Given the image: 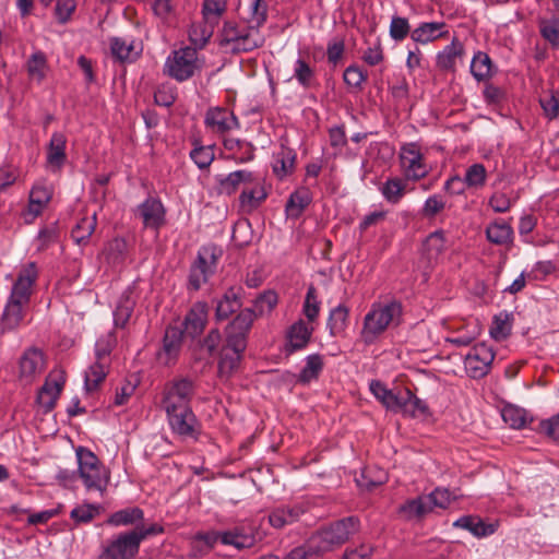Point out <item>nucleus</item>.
Returning <instances> with one entry per match:
<instances>
[{
  "label": "nucleus",
  "instance_id": "nucleus-35",
  "mask_svg": "<svg viewBox=\"0 0 559 559\" xmlns=\"http://www.w3.org/2000/svg\"><path fill=\"white\" fill-rule=\"evenodd\" d=\"M388 480V473L377 466H367L362 469L359 477L356 478L357 485L367 490H371L383 485Z\"/></svg>",
  "mask_w": 559,
  "mask_h": 559
},
{
  "label": "nucleus",
  "instance_id": "nucleus-50",
  "mask_svg": "<svg viewBox=\"0 0 559 559\" xmlns=\"http://www.w3.org/2000/svg\"><path fill=\"white\" fill-rule=\"evenodd\" d=\"M267 17V4L264 0H252L249 7L248 16L245 17L248 25L255 31L265 23Z\"/></svg>",
  "mask_w": 559,
  "mask_h": 559
},
{
  "label": "nucleus",
  "instance_id": "nucleus-28",
  "mask_svg": "<svg viewBox=\"0 0 559 559\" xmlns=\"http://www.w3.org/2000/svg\"><path fill=\"white\" fill-rule=\"evenodd\" d=\"M445 23L443 22H429L421 23L412 32V39L416 43L427 44L447 35Z\"/></svg>",
  "mask_w": 559,
  "mask_h": 559
},
{
  "label": "nucleus",
  "instance_id": "nucleus-22",
  "mask_svg": "<svg viewBox=\"0 0 559 559\" xmlns=\"http://www.w3.org/2000/svg\"><path fill=\"white\" fill-rule=\"evenodd\" d=\"M304 504L296 503L292 506H281L273 509L269 514V523L276 530H282L287 525H292L300 520L306 513Z\"/></svg>",
  "mask_w": 559,
  "mask_h": 559
},
{
  "label": "nucleus",
  "instance_id": "nucleus-49",
  "mask_svg": "<svg viewBox=\"0 0 559 559\" xmlns=\"http://www.w3.org/2000/svg\"><path fill=\"white\" fill-rule=\"evenodd\" d=\"M227 10V0H203L202 15L205 22L217 25Z\"/></svg>",
  "mask_w": 559,
  "mask_h": 559
},
{
  "label": "nucleus",
  "instance_id": "nucleus-1",
  "mask_svg": "<svg viewBox=\"0 0 559 559\" xmlns=\"http://www.w3.org/2000/svg\"><path fill=\"white\" fill-rule=\"evenodd\" d=\"M37 277L38 271L34 262L27 263L19 272L1 316L2 331H13L22 323L28 309Z\"/></svg>",
  "mask_w": 559,
  "mask_h": 559
},
{
  "label": "nucleus",
  "instance_id": "nucleus-24",
  "mask_svg": "<svg viewBox=\"0 0 559 559\" xmlns=\"http://www.w3.org/2000/svg\"><path fill=\"white\" fill-rule=\"evenodd\" d=\"M221 543L223 545L233 546L238 550L252 548L257 538L255 535L246 532L242 527H234L231 530L221 532Z\"/></svg>",
  "mask_w": 559,
  "mask_h": 559
},
{
  "label": "nucleus",
  "instance_id": "nucleus-30",
  "mask_svg": "<svg viewBox=\"0 0 559 559\" xmlns=\"http://www.w3.org/2000/svg\"><path fill=\"white\" fill-rule=\"evenodd\" d=\"M464 53L463 44L455 37L451 44L445 46L442 51L437 55V67L443 71H454L457 58Z\"/></svg>",
  "mask_w": 559,
  "mask_h": 559
},
{
  "label": "nucleus",
  "instance_id": "nucleus-4",
  "mask_svg": "<svg viewBox=\"0 0 559 559\" xmlns=\"http://www.w3.org/2000/svg\"><path fill=\"white\" fill-rule=\"evenodd\" d=\"M117 337L115 332L100 336L95 344V361L88 367L84 374V388L88 393L98 390L106 379L111 364V352L116 347Z\"/></svg>",
  "mask_w": 559,
  "mask_h": 559
},
{
  "label": "nucleus",
  "instance_id": "nucleus-34",
  "mask_svg": "<svg viewBox=\"0 0 559 559\" xmlns=\"http://www.w3.org/2000/svg\"><path fill=\"white\" fill-rule=\"evenodd\" d=\"M323 370V358L320 354H311L306 357V364L300 370L297 382L307 385L317 380Z\"/></svg>",
  "mask_w": 559,
  "mask_h": 559
},
{
  "label": "nucleus",
  "instance_id": "nucleus-53",
  "mask_svg": "<svg viewBox=\"0 0 559 559\" xmlns=\"http://www.w3.org/2000/svg\"><path fill=\"white\" fill-rule=\"evenodd\" d=\"M486 179L487 170L485 166L476 163L466 169L463 182L467 188L479 189L485 186Z\"/></svg>",
  "mask_w": 559,
  "mask_h": 559
},
{
  "label": "nucleus",
  "instance_id": "nucleus-39",
  "mask_svg": "<svg viewBox=\"0 0 559 559\" xmlns=\"http://www.w3.org/2000/svg\"><path fill=\"white\" fill-rule=\"evenodd\" d=\"M143 510L138 507H133L114 512L107 522L114 526H128L138 524L143 521Z\"/></svg>",
  "mask_w": 559,
  "mask_h": 559
},
{
  "label": "nucleus",
  "instance_id": "nucleus-41",
  "mask_svg": "<svg viewBox=\"0 0 559 559\" xmlns=\"http://www.w3.org/2000/svg\"><path fill=\"white\" fill-rule=\"evenodd\" d=\"M241 307V301L235 289H228L223 298L218 300L215 317L217 320H226L230 314Z\"/></svg>",
  "mask_w": 559,
  "mask_h": 559
},
{
  "label": "nucleus",
  "instance_id": "nucleus-57",
  "mask_svg": "<svg viewBox=\"0 0 559 559\" xmlns=\"http://www.w3.org/2000/svg\"><path fill=\"white\" fill-rule=\"evenodd\" d=\"M277 295L273 290H267L261 294L254 301V313L257 314V318L259 316H263L265 313H269L273 310V308L277 304Z\"/></svg>",
  "mask_w": 559,
  "mask_h": 559
},
{
  "label": "nucleus",
  "instance_id": "nucleus-55",
  "mask_svg": "<svg viewBox=\"0 0 559 559\" xmlns=\"http://www.w3.org/2000/svg\"><path fill=\"white\" fill-rule=\"evenodd\" d=\"M302 312L309 323L314 322L320 312V301L318 300L314 286H309L302 306Z\"/></svg>",
  "mask_w": 559,
  "mask_h": 559
},
{
  "label": "nucleus",
  "instance_id": "nucleus-23",
  "mask_svg": "<svg viewBox=\"0 0 559 559\" xmlns=\"http://www.w3.org/2000/svg\"><path fill=\"white\" fill-rule=\"evenodd\" d=\"M207 313L206 302H195L185 318L186 332L192 337L200 335L206 325Z\"/></svg>",
  "mask_w": 559,
  "mask_h": 559
},
{
  "label": "nucleus",
  "instance_id": "nucleus-48",
  "mask_svg": "<svg viewBox=\"0 0 559 559\" xmlns=\"http://www.w3.org/2000/svg\"><path fill=\"white\" fill-rule=\"evenodd\" d=\"M492 62L486 52L477 51L471 62V73L478 81H484L491 75Z\"/></svg>",
  "mask_w": 559,
  "mask_h": 559
},
{
  "label": "nucleus",
  "instance_id": "nucleus-9",
  "mask_svg": "<svg viewBox=\"0 0 559 559\" xmlns=\"http://www.w3.org/2000/svg\"><path fill=\"white\" fill-rule=\"evenodd\" d=\"M198 68V51L191 47L173 51L165 62V72L178 82L192 78Z\"/></svg>",
  "mask_w": 559,
  "mask_h": 559
},
{
  "label": "nucleus",
  "instance_id": "nucleus-36",
  "mask_svg": "<svg viewBox=\"0 0 559 559\" xmlns=\"http://www.w3.org/2000/svg\"><path fill=\"white\" fill-rule=\"evenodd\" d=\"M296 153L288 148L282 147L274 155L273 171L278 178H284L292 174L295 167Z\"/></svg>",
  "mask_w": 559,
  "mask_h": 559
},
{
  "label": "nucleus",
  "instance_id": "nucleus-3",
  "mask_svg": "<svg viewBox=\"0 0 559 559\" xmlns=\"http://www.w3.org/2000/svg\"><path fill=\"white\" fill-rule=\"evenodd\" d=\"M75 456L78 477L82 480L86 491H97L103 496L110 479L109 471L87 448L79 447L75 450Z\"/></svg>",
  "mask_w": 559,
  "mask_h": 559
},
{
  "label": "nucleus",
  "instance_id": "nucleus-12",
  "mask_svg": "<svg viewBox=\"0 0 559 559\" xmlns=\"http://www.w3.org/2000/svg\"><path fill=\"white\" fill-rule=\"evenodd\" d=\"M400 162L403 174L408 180L418 181L425 178L430 171L416 143H407L402 146Z\"/></svg>",
  "mask_w": 559,
  "mask_h": 559
},
{
  "label": "nucleus",
  "instance_id": "nucleus-25",
  "mask_svg": "<svg viewBox=\"0 0 559 559\" xmlns=\"http://www.w3.org/2000/svg\"><path fill=\"white\" fill-rule=\"evenodd\" d=\"M218 540H221V532H198L191 539L190 556L193 558L205 556L214 548Z\"/></svg>",
  "mask_w": 559,
  "mask_h": 559
},
{
  "label": "nucleus",
  "instance_id": "nucleus-20",
  "mask_svg": "<svg viewBox=\"0 0 559 559\" xmlns=\"http://www.w3.org/2000/svg\"><path fill=\"white\" fill-rule=\"evenodd\" d=\"M138 298L139 295L133 285L128 286L122 292L112 312L116 329H124L127 326L134 311Z\"/></svg>",
  "mask_w": 559,
  "mask_h": 559
},
{
  "label": "nucleus",
  "instance_id": "nucleus-18",
  "mask_svg": "<svg viewBox=\"0 0 559 559\" xmlns=\"http://www.w3.org/2000/svg\"><path fill=\"white\" fill-rule=\"evenodd\" d=\"M267 198L264 181L253 175V181H249L239 195V206L245 213L255 211Z\"/></svg>",
  "mask_w": 559,
  "mask_h": 559
},
{
  "label": "nucleus",
  "instance_id": "nucleus-45",
  "mask_svg": "<svg viewBox=\"0 0 559 559\" xmlns=\"http://www.w3.org/2000/svg\"><path fill=\"white\" fill-rule=\"evenodd\" d=\"M405 180L393 177L389 178L380 188L383 198L392 204L399 203L405 194Z\"/></svg>",
  "mask_w": 559,
  "mask_h": 559
},
{
  "label": "nucleus",
  "instance_id": "nucleus-27",
  "mask_svg": "<svg viewBox=\"0 0 559 559\" xmlns=\"http://www.w3.org/2000/svg\"><path fill=\"white\" fill-rule=\"evenodd\" d=\"M243 352L223 345L218 360V376L221 379H228L234 373L242 359Z\"/></svg>",
  "mask_w": 559,
  "mask_h": 559
},
{
  "label": "nucleus",
  "instance_id": "nucleus-59",
  "mask_svg": "<svg viewBox=\"0 0 559 559\" xmlns=\"http://www.w3.org/2000/svg\"><path fill=\"white\" fill-rule=\"evenodd\" d=\"M190 157L200 169L207 168L214 160V146H198L190 152Z\"/></svg>",
  "mask_w": 559,
  "mask_h": 559
},
{
  "label": "nucleus",
  "instance_id": "nucleus-8",
  "mask_svg": "<svg viewBox=\"0 0 559 559\" xmlns=\"http://www.w3.org/2000/svg\"><path fill=\"white\" fill-rule=\"evenodd\" d=\"M197 392V383L189 377H176L163 390L162 407L166 412L192 408L191 401Z\"/></svg>",
  "mask_w": 559,
  "mask_h": 559
},
{
  "label": "nucleus",
  "instance_id": "nucleus-60",
  "mask_svg": "<svg viewBox=\"0 0 559 559\" xmlns=\"http://www.w3.org/2000/svg\"><path fill=\"white\" fill-rule=\"evenodd\" d=\"M429 415V407L427 403L417 397L411 391V396L406 401V407L404 408V416L409 417H426Z\"/></svg>",
  "mask_w": 559,
  "mask_h": 559
},
{
  "label": "nucleus",
  "instance_id": "nucleus-10",
  "mask_svg": "<svg viewBox=\"0 0 559 559\" xmlns=\"http://www.w3.org/2000/svg\"><path fill=\"white\" fill-rule=\"evenodd\" d=\"M257 314L252 308L241 310L225 329V344L228 348L246 350L247 341Z\"/></svg>",
  "mask_w": 559,
  "mask_h": 559
},
{
  "label": "nucleus",
  "instance_id": "nucleus-32",
  "mask_svg": "<svg viewBox=\"0 0 559 559\" xmlns=\"http://www.w3.org/2000/svg\"><path fill=\"white\" fill-rule=\"evenodd\" d=\"M66 136L60 132H55L51 135L48 151H47V163L56 168H60L66 162Z\"/></svg>",
  "mask_w": 559,
  "mask_h": 559
},
{
  "label": "nucleus",
  "instance_id": "nucleus-7",
  "mask_svg": "<svg viewBox=\"0 0 559 559\" xmlns=\"http://www.w3.org/2000/svg\"><path fill=\"white\" fill-rule=\"evenodd\" d=\"M222 250L215 245L202 246L195 260L190 266L187 289L188 292H198L206 284L210 277L215 273Z\"/></svg>",
  "mask_w": 559,
  "mask_h": 559
},
{
  "label": "nucleus",
  "instance_id": "nucleus-15",
  "mask_svg": "<svg viewBox=\"0 0 559 559\" xmlns=\"http://www.w3.org/2000/svg\"><path fill=\"white\" fill-rule=\"evenodd\" d=\"M46 361L40 349L31 347L26 349L19 361V378L25 384H31L45 370Z\"/></svg>",
  "mask_w": 559,
  "mask_h": 559
},
{
  "label": "nucleus",
  "instance_id": "nucleus-47",
  "mask_svg": "<svg viewBox=\"0 0 559 559\" xmlns=\"http://www.w3.org/2000/svg\"><path fill=\"white\" fill-rule=\"evenodd\" d=\"M512 228L504 222H495L486 228L487 239L495 245H507L512 240Z\"/></svg>",
  "mask_w": 559,
  "mask_h": 559
},
{
  "label": "nucleus",
  "instance_id": "nucleus-58",
  "mask_svg": "<svg viewBox=\"0 0 559 559\" xmlns=\"http://www.w3.org/2000/svg\"><path fill=\"white\" fill-rule=\"evenodd\" d=\"M411 396L409 389L393 390L392 394L384 406L388 411L393 413H401L404 415V408L406 407V401Z\"/></svg>",
  "mask_w": 559,
  "mask_h": 559
},
{
  "label": "nucleus",
  "instance_id": "nucleus-43",
  "mask_svg": "<svg viewBox=\"0 0 559 559\" xmlns=\"http://www.w3.org/2000/svg\"><path fill=\"white\" fill-rule=\"evenodd\" d=\"M445 250V237L442 230L431 233L424 242V252L427 259L437 261Z\"/></svg>",
  "mask_w": 559,
  "mask_h": 559
},
{
  "label": "nucleus",
  "instance_id": "nucleus-5",
  "mask_svg": "<svg viewBox=\"0 0 559 559\" xmlns=\"http://www.w3.org/2000/svg\"><path fill=\"white\" fill-rule=\"evenodd\" d=\"M360 521L357 516H347L333 522L314 533L311 538L322 554L331 551L345 544L350 536L358 533Z\"/></svg>",
  "mask_w": 559,
  "mask_h": 559
},
{
  "label": "nucleus",
  "instance_id": "nucleus-14",
  "mask_svg": "<svg viewBox=\"0 0 559 559\" xmlns=\"http://www.w3.org/2000/svg\"><path fill=\"white\" fill-rule=\"evenodd\" d=\"M166 416L173 433L182 439H198L201 432V425L192 408L166 412Z\"/></svg>",
  "mask_w": 559,
  "mask_h": 559
},
{
  "label": "nucleus",
  "instance_id": "nucleus-11",
  "mask_svg": "<svg viewBox=\"0 0 559 559\" xmlns=\"http://www.w3.org/2000/svg\"><path fill=\"white\" fill-rule=\"evenodd\" d=\"M140 550V543L133 531L120 533L103 547L102 559H133Z\"/></svg>",
  "mask_w": 559,
  "mask_h": 559
},
{
  "label": "nucleus",
  "instance_id": "nucleus-62",
  "mask_svg": "<svg viewBox=\"0 0 559 559\" xmlns=\"http://www.w3.org/2000/svg\"><path fill=\"white\" fill-rule=\"evenodd\" d=\"M98 509L96 504L84 503L74 508L70 513V518L76 523H88L97 515Z\"/></svg>",
  "mask_w": 559,
  "mask_h": 559
},
{
  "label": "nucleus",
  "instance_id": "nucleus-21",
  "mask_svg": "<svg viewBox=\"0 0 559 559\" xmlns=\"http://www.w3.org/2000/svg\"><path fill=\"white\" fill-rule=\"evenodd\" d=\"M313 331V326L306 323L302 319L293 323L286 332L285 352L293 354L304 349L309 344Z\"/></svg>",
  "mask_w": 559,
  "mask_h": 559
},
{
  "label": "nucleus",
  "instance_id": "nucleus-2",
  "mask_svg": "<svg viewBox=\"0 0 559 559\" xmlns=\"http://www.w3.org/2000/svg\"><path fill=\"white\" fill-rule=\"evenodd\" d=\"M402 317V305L397 300L372 304L364 318L361 341L373 344L391 325H397Z\"/></svg>",
  "mask_w": 559,
  "mask_h": 559
},
{
  "label": "nucleus",
  "instance_id": "nucleus-17",
  "mask_svg": "<svg viewBox=\"0 0 559 559\" xmlns=\"http://www.w3.org/2000/svg\"><path fill=\"white\" fill-rule=\"evenodd\" d=\"M205 126L214 133L225 134L240 128L236 115L225 107H211L206 110Z\"/></svg>",
  "mask_w": 559,
  "mask_h": 559
},
{
  "label": "nucleus",
  "instance_id": "nucleus-64",
  "mask_svg": "<svg viewBox=\"0 0 559 559\" xmlns=\"http://www.w3.org/2000/svg\"><path fill=\"white\" fill-rule=\"evenodd\" d=\"M344 82L355 88H361L362 83L367 80L368 74L360 67L352 64L344 71Z\"/></svg>",
  "mask_w": 559,
  "mask_h": 559
},
{
  "label": "nucleus",
  "instance_id": "nucleus-6",
  "mask_svg": "<svg viewBox=\"0 0 559 559\" xmlns=\"http://www.w3.org/2000/svg\"><path fill=\"white\" fill-rule=\"evenodd\" d=\"M264 43L260 31L251 28L250 25H240L236 22H224L219 33V45L229 47L233 52H249Z\"/></svg>",
  "mask_w": 559,
  "mask_h": 559
},
{
  "label": "nucleus",
  "instance_id": "nucleus-19",
  "mask_svg": "<svg viewBox=\"0 0 559 559\" xmlns=\"http://www.w3.org/2000/svg\"><path fill=\"white\" fill-rule=\"evenodd\" d=\"M145 228L158 230L165 224L166 210L162 201L150 197L136 207Z\"/></svg>",
  "mask_w": 559,
  "mask_h": 559
},
{
  "label": "nucleus",
  "instance_id": "nucleus-16",
  "mask_svg": "<svg viewBox=\"0 0 559 559\" xmlns=\"http://www.w3.org/2000/svg\"><path fill=\"white\" fill-rule=\"evenodd\" d=\"M183 331L177 326H168L163 337L162 348L157 352V360L164 366L175 365L181 353Z\"/></svg>",
  "mask_w": 559,
  "mask_h": 559
},
{
  "label": "nucleus",
  "instance_id": "nucleus-51",
  "mask_svg": "<svg viewBox=\"0 0 559 559\" xmlns=\"http://www.w3.org/2000/svg\"><path fill=\"white\" fill-rule=\"evenodd\" d=\"M399 513L406 520L421 518L425 514L429 513V509L426 503L425 497L423 496L407 500L399 508Z\"/></svg>",
  "mask_w": 559,
  "mask_h": 559
},
{
  "label": "nucleus",
  "instance_id": "nucleus-33",
  "mask_svg": "<svg viewBox=\"0 0 559 559\" xmlns=\"http://www.w3.org/2000/svg\"><path fill=\"white\" fill-rule=\"evenodd\" d=\"M219 191L227 195L234 194L241 183L248 185L253 181V174L248 170H236L218 180Z\"/></svg>",
  "mask_w": 559,
  "mask_h": 559
},
{
  "label": "nucleus",
  "instance_id": "nucleus-56",
  "mask_svg": "<svg viewBox=\"0 0 559 559\" xmlns=\"http://www.w3.org/2000/svg\"><path fill=\"white\" fill-rule=\"evenodd\" d=\"M321 555L323 554L310 537L305 545L294 548L284 559H319Z\"/></svg>",
  "mask_w": 559,
  "mask_h": 559
},
{
  "label": "nucleus",
  "instance_id": "nucleus-29",
  "mask_svg": "<svg viewBox=\"0 0 559 559\" xmlns=\"http://www.w3.org/2000/svg\"><path fill=\"white\" fill-rule=\"evenodd\" d=\"M63 381L47 379L37 394V403L45 413L52 411L61 393Z\"/></svg>",
  "mask_w": 559,
  "mask_h": 559
},
{
  "label": "nucleus",
  "instance_id": "nucleus-46",
  "mask_svg": "<svg viewBox=\"0 0 559 559\" xmlns=\"http://www.w3.org/2000/svg\"><path fill=\"white\" fill-rule=\"evenodd\" d=\"M348 308L344 305H338L330 311L328 328L331 335L336 336L345 331L348 321Z\"/></svg>",
  "mask_w": 559,
  "mask_h": 559
},
{
  "label": "nucleus",
  "instance_id": "nucleus-63",
  "mask_svg": "<svg viewBox=\"0 0 559 559\" xmlns=\"http://www.w3.org/2000/svg\"><path fill=\"white\" fill-rule=\"evenodd\" d=\"M176 98V87L170 84H160L154 93V100L158 106L169 107Z\"/></svg>",
  "mask_w": 559,
  "mask_h": 559
},
{
  "label": "nucleus",
  "instance_id": "nucleus-44",
  "mask_svg": "<svg viewBox=\"0 0 559 559\" xmlns=\"http://www.w3.org/2000/svg\"><path fill=\"white\" fill-rule=\"evenodd\" d=\"M97 225L96 213L82 217L73 227L71 236L78 245L86 243Z\"/></svg>",
  "mask_w": 559,
  "mask_h": 559
},
{
  "label": "nucleus",
  "instance_id": "nucleus-13",
  "mask_svg": "<svg viewBox=\"0 0 559 559\" xmlns=\"http://www.w3.org/2000/svg\"><path fill=\"white\" fill-rule=\"evenodd\" d=\"M493 359L492 348L485 343H479L465 356L464 367L471 378L480 379L489 372Z\"/></svg>",
  "mask_w": 559,
  "mask_h": 559
},
{
  "label": "nucleus",
  "instance_id": "nucleus-38",
  "mask_svg": "<svg viewBox=\"0 0 559 559\" xmlns=\"http://www.w3.org/2000/svg\"><path fill=\"white\" fill-rule=\"evenodd\" d=\"M134 45V41H127L120 37H112L110 39V51L115 59L118 61L133 60L140 55V49Z\"/></svg>",
  "mask_w": 559,
  "mask_h": 559
},
{
  "label": "nucleus",
  "instance_id": "nucleus-26",
  "mask_svg": "<svg viewBox=\"0 0 559 559\" xmlns=\"http://www.w3.org/2000/svg\"><path fill=\"white\" fill-rule=\"evenodd\" d=\"M453 525L471 532L478 538L492 535L497 530V525L485 523L480 518L472 515L461 516L453 523Z\"/></svg>",
  "mask_w": 559,
  "mask_h": 559
},
{
  "label": "nucleus",
  "instance_id": "nucleus-61",
  "mask_svg": "<svg viewBox=\"0 0 559 559\" xmlns=\"http://www.w3.org/2000/svg\"><path fill=\"white\" fill-rule=\"evenodd\" d=\"M294 76L302 87H309L314 76V71L307 61L299 58L295 62Z\"/></svg>",
  "mask_w": 559,
  "mask_h": 559
},
{
  "label": "nucleus",
  "instance_id": "nucleus-52",
  "mask_svg": "<svg viewBox=\"0 0 559 559\" xmlns=\"http://www.w3.org/2000/svg\"><path fill=\"white\" fill-rule=\"evenodd\" d=\"M501 416L504 423L514 429L525 427L528 420L526 411L514 405L504 406L502 408Z\"/></svg>",
  "mask_w": 559,
  "mask_h": 559
},
{
  "label": "nucleus",
  "instance_id": "nucleus-54",
  "mask_svg": "<svg viewBox=\"0 0 559 559\" xmlns=\"http://www.w3.org/2000/svg\"><path fill=\"white\" fill-rule=\"evenodd\" d=\"M424 497L428 506L429 512H431L435 507L445 509L450 506L452 500H455L457 498L453 492H451L447 488H436L432 492Z\"/></svg>",
  "mask_w": 559,
  "mask_h": 559
},
{
  "label": "nucleus",
  "instance_id": "nucleus-42",
  "mask_svg": "<svg viewBox=\"0 0 559 559\" xmlns=\"http://www.w3.org/2000/svg\"><path fill=\"white\" fill-rule=\"evenodd\" d=\"M311 201L307 189L293 192L286 203V214L288 217L298 218Z\"/></svg>",
  "mask_w": 559,
  "mask_h": 559
},
{
  "label": "nucleus",
  "instance_id": "nucleus-31",
  "mask_svg": "<svg viewBox=\"0 0 559 559\" xmlns=\"http://www.w3.org/2000/svg\"><path fill=\"white\" fill-rule=\"evenodd\" d=\"M26 71L31 80L40 84L48 72V61L46 55L41 50L34 51L26 61Z\"/></svg>",
  "mask_w": 559,
  "mask_h": 559
},
{
  "label": "nucleus",
  "instance_id": "nucleus-37",
  "mask_svg": "<svg viewBox=\"0 0 559 559\" xmlns=\"http://www.w3.org/2000/svg\"><path fill=\"white\" fill-rule=\"evenodd\" d=\"M216 25H212L209 22L193 23L189 29V39L193 45L192 48L202 49L206 46L211 37L213 36Z\"/></svg>",
  "mask_w": 559,
  "mask_h": 559
},
{
  "label": "nucleus",
  "instance_id": "nucleus-40",
  "mask_svg": "<svg viewBox=\"0 0 559 559\" xmlns=\"http://www.w3.org/2000/svg\"><path fill=\"white\" fill-rule=\"evenodd\" d=\"M51 199V192L44 186H34L29 193L28 213L33 218L41 214Z\"/></svg>",
  "mask_w": 559,
  "mask_h": 559
}]
</instances>
